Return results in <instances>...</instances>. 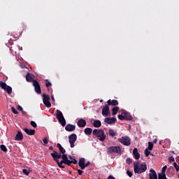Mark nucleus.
<instances>
[{"label":"nucleus","mask_w":179,"mask_h":179,"mask_svg":"<svg viewBox=\"0 0 179 179\" xmlns=\"http://www.w3.org/2000/svg\"><path fill=\"white\" fill-rule=\"evenodd\" d=\"M101 101H103V100H101L100 102L101 103Z\"/></svg>","instance_id":"nucleus-58"},{"label":"nucleus","mask_w":179,"mask_h":179,"mask_svg":"<svg viewBox=\"0 0 179 179\" xmlns=\"http://www.w3.org/2000/svg\"><path fill=\"white\" fill-rule=\"evenodd\" d=\"M169 162H170V163L175 162L174 157H170L169 158Z\"/></svg>","instance_id":"nucleus-43"},{"label":"nucleus","mask_w":179,"mask_h":179,"mask_svg":"<svg viewBox=\"0 0 179 179\" xmlns=\"http://www.w3.org/2000/svg\"><path fill=\"white\" fill-rule=\"evenodd\" d=\"M49 149H50V150H52V149H54V148H53L52 146H50V147L49 148Z\"/></svg>","instance_id":"nucleus-55"},{"label":"nucleus","mask_w":179,"mask_h":179,"mask_svg":"<svg viewBox=\"0 0 179 179\" xmlns=\"http://www.w3.org/2000/svg\"><path fill=\"white\" fill-rule=\"evenodd\" d=\"M57 146L59 149H61L62 148V145H61L60 143H57Z\"/></svg>","instance_id":"nucleus-50"},{"label":"nucleus","mask_w":179,"mask_h":179,"mask_svg":"<svg viewBox=\"0 0 179 179\" xmlns=\"http://www.w3.org/2000/svg\"><path fill=\"white\" fill-rule=\"evenodd\" d=\"M93 127H94V128H100V127H101V122L97 120H94L93 123Z\"/></svg>","instance_id":"nucleus-24"},{"label":"nucleus","mask_w":179,"mask_h":179,"mask_svg":"<svg viewBox=\"0 0 179 179\" xmlns=\"http://www.w3.org/2000/svg\"><path fill=\"white\" fill-rule=\"evenodd\" d=\"M148 170V165L146 162H143L139 164V162L134 163V171L135 174H142V173H145Z\"/></svg>","instance_id":"nucleus-1"},{"label":"nucleus","mask_w":179,"mask_h":179,"mask_svg":"<svg viewBox=\"0 0 179 179\" xmlns=\"http://www.w3.org/2000/svg\"><path fill=\"white\" fill-rule=\"evenodd\" d=\"M26 80L27 82H29L33 83V82H34V80H33V74L30 73H27V76H26Z\"/></svg>","instance_id":"nucleus-22"},{"label":"nucleus","mask_w":179,"mask_h":179,"mask_svg":"<svg viewBox=\"0 0 179 179\" xmlns=\"http://www.w3.org/2000/svg\"><path fill=\"white\" fill-rule=\"evenodd\" d=\"M119 110H120V107H118V106H115V107L113 108L112 115H116V114L118 113Z\"/></svg>","instance_id":"nucleus-25"},{"label":"nucleus","mask_w":179,"mask_h":179,"mask_svg":"<svg viewBox=\"0 0 179 179\" xmlns=\"http://www.w3.org/2000/svg\"><path fill=\"white\" fill-rule=\"evenodd\" d=\"M17 109L18 110V111H23V108H22L20 105H17Z\"/></svg>","instance_id":"nucleus-44"},{"label":"nucleus","mask_w":179,"mask_h":179,"mask_svg":"<svg viewBox=\"0 0 179 179\" xmlns=\"http://www.w3.org/2000/svg\"><path fill=\"white\" fill-rule=\"evenodd\" d=\"M15 140L23 141V134H22V131H17V134L15 135Z\"/></svg>","instance_id":"nucleus-19"},{"label":"nucleus","mask_w":179,"mask_h":179,"mask_svg":"<svg viewBox=\"0 0 179 179\" xmlns=\"http://www.w3.org/2000/svg\"><path fill=\"white\" fill-rule=\"evenodd\" d=\"M153 143H157V138H155L153 140Z\"/></svg>","instance_id":"nucleus-52"},{"label":"nucleus","mask_w":179,"mask_h":179,"mask_svg":"<svg viewBox=\"0 0 179 179\" xmlns=\"http://www.w3.org/2000/svg\"><path fill=\"white\" fill-rule=\"evenodd\" d=\"M69 158L70 160H73V159H75V157L69 155Z\"/></svg>","instance_id":"nucleus-49"},{"label":"nucleus","mask_w":179,"mask_h":179,"mask_svg":"<svg viewBox=\"0 0 179 179\" xmlns=\"http://www.w3.org/2000/svg\"><path fill=\"white\" fill-rule=\"evenodd\" d=\"M56 163L57 164V166H59L60 169H65V165H64V164L61 163L59 161H57V162Z\"/></svg>","instance_id":"nucleus-29"},{"label":"nucleus","mask_w":179,"mask_h":179,"mask_svg":"<svg viewBox=\"0 0 179 179\" xmlns=\"http://www.w3.org/2000/svg\"><path fill=\"white\" fill-rule=\"evenodd\" d=\"M51 99H52V100L53 101H55V99H54V96L52 95V96H51Z\"/></svg>","instance_id":"nucleus-54"},{"label":"nucleus","mask_w":179,"mask_h":179,"mask_svg":"<svg viewBox=\"0 0 179 179\" xmlns=\"http://www.w3.org/2000/svg\"><path fill=\"white\" fill-rule=\"evenodd\" d=\"M149 177L150 179H157V173H156V171H155L153 169H151L150 170Z\"/></svg>","instance_id":"nucleus-14"},{"label":"nucleus","mask_w":179,"mask_h":179,"mask_svg":"<svg viewBox=\"0 0 179 179\" xmlns=\"http://www.w3.org/2000/svg\"><path fill=\"white\" fill-rule=\"evenodd\" d=\"M22 173H23V174H24L25 176H29V174H30V172H29L27 169H23V170H22Z\"/></svg>","instance_id":"nucleus-33"},{"label":"nucleus","mask_w":179,"mask_h":179,"mask_svg":"<svg viewBox=\"0 0 179 179\" xmlns=\"http://www.w3.org/2000/svg\"><path fill=\"white\" fill-rule=\"evenodd\" d=\"M56 118L58 120L59 122L62 124V127H65L66 125V120H65V117H64V114L59 110H57Z\"/></svg>","instance_id":"nucleus-3"},{"label":"nucleus","mask_w":179,"mask_h":179,"mask_svg":"<svg viewBox=\"0 0 179 179\" xmlns=\"http://www.w3.org/2000/svg\"><path fill=\"white\" fill-rule=\"evenodd\" d=\"M62 159H63V160H68V155H66V154H63L62 155Z\"/></svg>","instance_id":"nucleus-40"},{"label":"nucleus","mask_w":179,"mask_h":179,"mask_svg":"<svg viewBox=\"0 0 179 179\" xmlns=\"http://www.w3.org/2000/svg\"><path fill=\"white\" fill-rule=\"evenodd\" d=\"M93 135L96 136V138H99V141L101 142H104L106 141V134H104V131L103 129H94L92 132Z\"/></svg>","instance_id":"nucleus-2"},{"label":"nucleus","mask_w":179,"mask_h":179,"mask_svg":"<svg viewBox=\"0 0 179 179\" xmlns=\"http://www.w3.org/2000/svg\"><path fill=\"white\" fill-rule=\"evenodd\" d=\"M133 155L134 156V159H136V160H139L141 158V154L138 152V148H134L133 150Z\"/></svg>","instance_id":"nucleus-17"},{"label":"nucleus","mask_w":179,"mask_h":179,"mask_svg":"<svg viewBox=\"0 0 179 179\" xmlns=\"http://www.w3.org/2000/svg\"><path fill=\"white\" fill-rule=\"evenodd\" d=\"M59 150L60 153H62V155L66 153V150H65V148L63 147H62V148H59Z\"/></svg>","instance_id":"nucleus-32"},{"label":"nucleus","mask_w":179,"mask_h":179,"mask_svg":"<svg viewBox=\"0 0 179 179\" xmlns=\"http://www.w3.org/2000/svg\"><path fill=\"white\" fill-rule=\"evenodd\" d=\"M22 112L23 115H26V112H24L23 110Z\"/></svg>","instance_id":"nucleus-56"},{"label":"nucleus","mask_w":179,"mask_h":179,"mask_svg":"<svg viewBox=\"0 0 179 179\" xmlns=\"http://www.w3.org/2000/svg\"><path fill=\"white\" fill-rule=\"evenodd\" d=\"M45 82L46 87H50V86H52V84H51V83H50L48 80H45Z\"/></svg>","instance_id":"nucleus-31"},{"label":"nucleus","mask_w":179,"mask_h":179,"mask_svg":"<svg viewBox=\"0 0 179 179\" xmlns=\"http://www.w3.org/2000/svg\"><path fill=\"white\" fill-rule=\"evenodd\" d=\"M78 173L79 176H82V174H83V171H82L80 169H78Z\"/></svg>","instance_id":"nucleus-48"},{"label":"nucleus","mask_w":179,"mask_h":179,"mask_svg":"<svg viewBox=\"0 0 179 179\" xmlns=\"http://www.w3.org/2000/svg\"><path fill=\"white\" fill-rule=\"evenodd\" d=\"M50 156H52L53 160L55 162H59V159L62 157V155H61V152L58 153L55 150H54L53 152L50 154Z\"/></svg>","instance_id":"nucleus-11"},{"label":"nucleus","mask_w":179,"mask_h":179,"mask_svg":"<svg viewBox=\"0 0 179 179\" xmlns=\"http://www.w3.org/2000/svg\"><path fill=\"white\" fill-rule=\"evenodd\" d=\"M60 163H62V164H66V160L62 159Z\"/></svg>","instance_id":"nucleus-51"},{"label":"nucleus","mask_w":179,"mask_h":179,"mask_svg":"<svg viewBox=\"0 0 179 179\" xmlns=\"http://www.w3.org/2000/svg\"><path fill=\"white\" fill-rule=\"evenodd\" d=\"M166 170H167V166H163L161 174H166Z\"/></svg>","instance_id":"nucleus-39"},{"label":"nucleus","mask_w":179,"mask_h":179,"mask_svg":"<svg viewBox=\"0 0 179 179\" xmlns=\"http://www.w3.org/2000/svg\"><path fill=\"white\" fill-rule=\"evenodd\" d=\"M67 166H71V164H72V162L71 160H69V159H66V164Z\"/></svg>","instance_id":"nucleus-41"},{"label":"nucleus","mask_w":179,"mask_h":179,"mask_svg":"<svg viewBox=\"0 0 179 179\" xmlns=\"http://www.w3.org/2000/svg\"><path fill=\"white\" fill-rule=\"evenodd\" d=\"M116 122L117 119H115V117H106L104 119V122L109 124H115Z\"/></svg>","instance_id":"nucleus-13"},{"label":"nucleus","mask_w":179,"mask_h":179,"mask_svg":"<svg viewBox=\"0 0 179 179\" xmlns=\"http://www.w3.org/2000/svg\"><path fill=\"white\" fill-rule=\"evenodd\" d=\"M108 134H109V136H111L112 138H114V136H117V131L111 129H109Z\"/></svg>","instance_id":"nucleus-23"},{"label":"nucleus","mask_w":179,"mask_h":179,"mask_svg":"<svg viewBox=\"0 0 179 179\" xmlns=\"http://www.w3.org/2000/svg\"><path fill=\"white\" fill-rule=\"evenodd\" d=\"M51 98H50V96L46 94H43V104L47 107L48 108H50L51 107V102H50Z\"/></svg>","instance_id":"nucleus-8"},{"label":"nucleus","mask_w":179,"mask_h":179,"mask_svg":"<svg viewBox=\"0 0 179 179\" xmlns=\"http://www.w3.org/2000/svg\"><path fill=\"white\" fill-rule=\"evenodd\" d=\"M127 176H129V177H132L133 176L132 172H131L130 171H127Z\"/></svg>","instance_id":"nucleus-46"},{"label":"nucleus","mask_w":179,"mask_h":179,"mask_svg":"<svg viewBox=\"0 0 179 179\" xmlns=\"http://www.w3.org/2000/svg\"><path fill=\"white\" fill-rule=\"evenodd\" d=\"M102 115H103V117H108V115H110V107L108 105L103 106L102 109Z\"/></svg>","instance_id":"nucleus-12"},{"label":"nucleus","mask_w":179,"mask_h":179,"mask_svg":"<svg viewBox=\"0 0 179 179\" xmlns=\"http://www.w3.org/2000/svg\"><path fill=\"white\" fill-rule=\"evenodd\" d=\"M65 129L67 132H73V131H75L76 127L75 125L67 124L65 127Z\"/></svg>","instance_id":"nucleus-15"},{"label":"nucleus","mask_w":179,"mask_h":179,"mask_svg":"<svg viewBox=\"0 0 179 179\" xmlns=\"http://www.w3.org/2000/svg\"><path fill=\"white\" fill-rule=\"evenodd\" d=\"M158 179H167L166 173H158Z\"/></svg>","instance_id":"nucleus-27"},{"label":"nucleus","mask_w":179,"mask_h":179,"mask_svg":"<svg viewBox=\"0 0 179 179\" xmlns=\"http://www.w3.org/2000/svg\"><path fill=\"white\" fill-rule=\"evenodd\" d=\"M31 125L34 128H37V123H36V122H34V121H31Z\"/></svg>","instance_id":"nucleus-36"},{"label":"nucleus","mask_w":179,"mask_h":179,"mask_svg":"<svg viewBox=\"0 0 179 179\" xmlns=\"http://www.w3.org/2000/svg\"><path fill=\"white\" fill-rule=\"evenodd\" d=\"M24 131L27 134V135H34L36 134V130L34 129H29L27 128H24Z\"/></svg>","instance_id":"nucleus-18"},{"label":"nucleus","mask_w":179,"mask_h":179,"mask_svg":"<svg viewBox=\"0 0 179 179\" xmlns=\"http://www.w3.org/2000/svg\"><path fill=\"white\" fill-rule=\"evenodd\" d=\"M90 164V162H87V163L84 164V170L85 169V167H87V166H89Z\"/></svg>","instance_id":"nucleus-47"},{"label":"nucleus","mask_w":179,"mask_h":179,"mask_svg":"<svg viewBox=\"0 0 179 179\" xmlns=\"http://www.w3.org/2000/svg\"><path fill=\"white\" fill-rule=\"evenodd\" d=\"M176 162H178V163L179 164V156L176 157Z\"/></svg>","instance_id":"nucleus-53"},{"label":"nucleus","mask_w":179,"mask_h":179,"mask_svg":"<svg viewBox=\"0 0 179 179\" xmlns=\"http://www.w3.org/2000/svg\"><path fill=\"white\" fill-rule=\"evenodd\" d=\"M0 87H1L3 90H5L8 94H12V87L6 85V83L0 81Z\"/></svg>","instance_id":"nucleus-6"},{"label":"nucleus","mask_w":179,"mask_h":179,"mask_svg":"<svg viewBox=\"0 0 179 179\" xmlns=\"http://www.w3.org/2000/svg\"><path fill=\"white\" fill-rule=\"evenodd\" d=\"M145 157H149V155H150V151H149V150H148V148H146V149L145 150Z\"/></svg>","instance_id":"nucleus-35"},{"label":"nucleus","mask_w":179,"mask_h":179,"mask_svg":"<svg viewBox=\"0 0 179 179\" xmlns=\"http://www.w3.org/2000/svg\"><path fill=\"white\" fill-rule=\"evenodd\" d=\"M0 149L3 152H8V148H6V146H5V145H0Z\"/></svg>","instance_id":"nucleus-28"},{"label":"nucleus","mask_w":179,"mask_h":179,"mask_svg":"<svg viewBox=\"0 0 179 179\" xmlns=\"http://www.w3.org/2000/svg\"><path fill=\"white\" fill-rule=\"evenodd\" d=\"M85 158H80L78 162V166L80 167L81 170H84L85 167Z\"/></svg>","instance_id":"nucleus-21"},{"label":"nucleus","mask_w":179,"mask_h":179,"mask_svg":"<svg viewBox=\"0 0 179 179\" xmlns=\"http://www.w3.org/2000/svg\"><path fill=\"white\" fill-rule=\"evenodd\" d=\"M171 153H173V155H176V152L174 151H171Z\"/></svg>","instance_id":"nucleus-57"},{"label":"nucleus","mask_w":179,"mask_h":179,"mask_svg":"<svg viewBox=\"0 0 179 179\" xmlns=\"http://www.w3.org/2000/svg\"><path fill=\"white\" fill-rule=\"evenodd\" d=\"M33 86L36 93H37V94H41V87L40 86V83L36 80H34Z\"/></svg>","instance_id":"nucleus-10"},{"label":"nucleus","mask_w":179,"mask_h":179,"mask_svg":"<svg viewBox=\"0 0 179 179\" xmlns=\"http://www.w3.org/2000/svg\"><path fill=\"white\" fill-rule=\"evenodd\" d=\"M108 153H118L121 155L122 153V150L120 146H110L108 148Z\"/></svg>","instance_id":"nucleus-5"},{"label":"nucleus","mask_w":179,"mask_h":179,"mask_svg":"<svg viewBox=\"0 0 179 179\" xmlns=\"http://www.w3.org/2000/svg\"><path fill=\"white\" fill-rule=\"evenodd\" d=\"M126 163H127V164H132V159H131V158H127V159H126Z\"/></svg>","instance_id":"nucleus-37"},{"label":"nucleus","mask_w":179,"mask_h":179,"mask_svg":"<svg viewBox=\"0 0 179 179\" xmlns=\"http://www.w3.org/2000/svg\"><path fill=\"white\" fill-rule=\"evenodd\" d=\"M119 142H120L122 145H124V146H129L131 145V138L128 137V136H122L119 139Z\"/></svg>","instance_id":"nucleus-7"},{"label":"nucleus","mask_w":179,"mask_h":179,"mask_svg":"<svg viewBox=\"0 0 179 179\" xmlns=\"http://www.w3.org/2000/svg\"><path fill=\"white\" fill-rule=\"evenodd\" d=\"M11 111L12 113H13V114H19V112L16 110V108H15V107L11 108Z\"/></svg>","instance_id":"nucleus-34"},{"label":"nucleus","mask_w":179,"mask_h":179,"mask_svg":"<svg viewBox=\"0 0 179 179\" xmlns=\"http://www.w3.org/2000/svg\"><path fill=\"white\" fill-rule=\"evenodd\" d=\"M117 118H119L120 121H124V120L132 121V116H131L128 112H122L120 115H118Z\"/></svg>","instance_id":"nucleus-4"},{"label":"nucleus","mask_w":179,"mask_h":179,"mask_svg":"<svg viewBox=\"0 0 179 179\" xmlns=\"http://www.w3.org/2000/svg\"><path fill=\"white\" fill-rule=\"evenodd\" d=\"M73 163V164H78V161L76 160V159H73V160H71V164Z\"/></svg>","instance_id":"nucleus-45"},{"label":"nucleus","mask_w":179,"mask_h":179,"mask_svg":"<svg viewBox=\"0 0 179 179\" xmlns=\"http://www.w3.org/2000/svg\"><path fill=\"white\" fill-rule=\"evenodd\" d=\"M153 150V143L152 142H148V150Z\"/></svg>","instance_id":"nucleus-30"},{"label":"nucleus","mask_w":179,"mask_h":179,"mask_svg":"<svg viewBox=\"0 0 179 179\" xmlns=\"http://www.w3.org/2000/svg\"><path fill=\"white\" fill-rule=\"evenodd\" d=\"M108 106H118V101L117 99H109L108 101Z\"/></svg>","instance_id":"nucleus-20"},{"label":"nucleus","mask_w":179,"mask_h":179,"mask_svg":"<svg viewBox=\"0 0 179 179\" xmlns=\"http://www.w3.org/2000/svg\"><path fill=\"white\" fill-rule=\"evenodd\" d=\"M43 143H45V145H47V143H48V139L47 138V137H45L43 139Z\"/></svg>","instance_id":"nucleus-42"},{"label":"nucleus","mask_w":179,"mask_h":179,"mask_svg":"<svg viewBox=\"0 0 179 179\" xmlns=\"http://www.w3.org/2000/svg\"><path fill=\"white\" fill-rule=\"evenodd\" d=\"M77 125L80 128H85V127H86V120L84 119H80L77 122Z\"/></svg>","instance_id":"nucleus-16"},{"label":"nucleus","mask_w":179,"mask_h":179,"mask_svg":"<svg viewBox=\"0 0 179 179\" xmlns=\"http://www.w3.org/2000/svg\"><path fill=\"white\" fill-rule=\"evenodd\" d=\"M78 139V136L75 134H72L70 136H69V142L70 143L71 148H75V142H76V140Z\"/></svg>","instance_id":"nucleus-9"},{"label":"nucleus","mask_w":179,"mask_h":179,"mask_svg":"<svg viewBox=\"0 0 179 179\" xmlns=\"http://www.w3.org/2000/svg\"><path fill=\"white\" fill-rule=\"evenodd\" d=\"M173 166L175 167L176 171H179V166L177 164V162L173 163Z\"/></svg>","instance_id":"nucleus-38"},{"label":"nucleus","mask_w":179,"mask_h":179,"mask_svg":"<svg viewBox=\"0 0 179 179\" xmlns=\"http://www.w3.org/2000/svg\"><path fill=\"white\" fill-rule=\"evenodd\" d=\"M92 131L93 130L92 129V128L87 127L85 129L84 132H85V135H92Z\"/></svg>","instance_id":"nucleus-26"}]
</instances>
